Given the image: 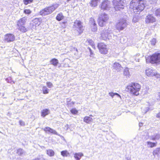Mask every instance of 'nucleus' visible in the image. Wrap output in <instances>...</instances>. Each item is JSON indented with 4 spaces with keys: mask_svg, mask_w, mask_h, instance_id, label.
Instances as JSON below:
<instances>
[{
    "mask_svg": "<svg viewBox=\"0 0 160 160\" xmlns=\"http://www.w3.org/2000/svg\"><path fill=\"white\" fill-rule=\"evenodd\" d=\"M19 123L21 126H24V122L22 120L19 121Z\"/></svg>",
    "mask_w": 160,
    "mask_h": 160,
    "instance_id": "de8ad7c7",
    "label": "nucleus"
},
{
    "mask_svg": "<svg viewBox=\"0 0 160 160\" xmlns=\"http://www.w3.org/2000/svg\"><path fill=\"white\" fill-rule=\"evenodd\" d=\"M156 117L158 118H160V112L157 115Z\"/></svg>",
    "mask_w": 160,
    "mask_h": 160,
    "instance_id": "8fccbe9b",
    "label": "nucleus"
},
{
    "mask_svg": "<svg viewBox=\"0 0 160 160\" xmlns=\"http://www.w3.org/2000/svg\"><path fill=\"white\" fill-rule=\"evenodd\" d=\"M40 19L36 18L32 20V22L35 25H39L40 24Z\"/></svg>",
    "mask_w": 160,
    "mask_h": 160,
    "instance_id": "c756f323",
    "label": "nucleus"
},
{
    "mask_svg": "<svg viewBox=\"0 0 160 160\" xmlns=\"http://www.w3.org/2000/svg\"><path fill=\"white\" fill-rule=\"evenodd\" d=\"M155 14L157 16H160V9H157L156 11Z\"/></svg>",
    "mask_w": 160,
    "mask_h": 160,
    "instance_id": "ea45409f",
    "label": "nucleus"
},
{
    "mask_svg": "<svg viewBox=\"0 0 160 160\" xmlns=\"http://www.w3.org/2000/svg\"><path fill=\"white\" fill-rule=\"evenodd\" d=\"M25 153V152L24 150L21 148H19L17 149V153L18 155L21 156Z\"/></svg>",
    "mask_w": 160,
    "mask_h": 160,
    "instance_id": "7c9ffc66",
    "label": "nucleus"
},
{
    "mask_svg": "<svg viewBox=\"0 0 160 160\" xmlns=\"http://www.w3.org/2000/svg\"><path fill=\"white\" fill-rule=\"evenodd\" d=\"M59 6L58 4H55L45 8L46 9H47L48 11L49 14H50L57 8L59 7Z\"/></svg>",
    "mask_w": 160,
    "mask_h": 160,
    "instance_id": "f8f14e48",
    "label": "nucleus"
},
{
    "mask_svg": "<svg viewBox=\"0 0 160 160\" xmlns=\"http://www.w3.org/2000/svg\"><path fill=\"white\" fill-rule=\"evenodd\" d=\"M90 52V55H92L93 54V53H92V51H91V52Z\"/></svg>",
    "mask_w": 160,
    "mask_h": 160,
    "instance_id": "4d7b16f0",
    "label": "nucleus"
},
{
    "mask_svg": "<svg viewBox=\"0 0 160 160\" xmlns=\"http://www.w3.org/2000/svg\"><path fill=\"white\" fill-rule=\"evenodd\" d=\"M88 49H89L90 52H91V51H92L91 49L90 48L88 47Z\"/></svg>",
    "mask_w": 160,
    "mask_h": 160,
    "instance_id": "5fc2aeb1",
    "label": "nucleus"
},
{
    "mask_svg": "<svg viewBox=\"0 0 160 160\" xmlns=\"http://www.w3.org/2000/svg\"><path fill=\"white\" fill-rule=\"evenodd\" d=\"M71 112L73 114H76L78 112V111L75 109H72L71 110Z\"/></svg>",
    "mask_w": 160,
    "mask_h": 160,
    "instance_id": "a18cd8bd",
    "label": "nucleus"
},
{
    "mask_svg": "<svg viewBox=\"0 0 160 160\" xmlns=\"http://www.w3.org/2000/svg\"><path fill=\"white\" fill-rule=\"evenodd\" d=\"M18 30L22 32H25L28 31V29L25 25L20 26H17Z\"/></svg>",
    "mask_w": 160,
    "mask_h": 160,
    "instance_id": "6ab92c4d",
    "label": "nucleus"
},
{
    "mask_svg": "<svg viewBox=\"0 0 160 160\" xmlns=\"http://www.w3.org/2000/svg\"><path fill=\"white\" fill-rule=\"evenodd\" d=\"M50 62L51 64L54 66H56L59 63L58 60L56 58H53L51 59L50 61Z\"/></svg>",
    "mask_w": 160,
    "mask_h": 160,
    "instance_id": "4be33fe9",
    "label": "nucleus"
},
{
    "mask_svg": "<svg viewBox=\"0 0 160 160\" xmlns=\"http://www.w3.org/2000/svg\"><path fill=\"white\" fill-rule=\"evenodd\" d=\"M158 96L160 98V92L158 93Z\"/></svg>",
    "mask_w": 160,
    "mask_h": 160,
    "instance_id": "6e6d98bb",
    "label": "nucleus"
},
{
    "mask_svg": "<svg viewBox=\"0 0 160 160\" xmlns=\"http://www.w3.org/2000/svg\"><path fill=\"white\" fill-rule=\"evenodd\" d=\"M112 36H114L112 32V31L110 28L107 30L104 29L101 32V38L104 40H106L107 39H108L112 38Z\"/></svg>",
    "mask_w": 160,
    "mask_h": 160,
    "instance_id": "20e7f679",
    "label": "nucleus"
},
{
    "mask_svg": "<svg viewBox=\"0 0 160 160\" xmlns=\"http://www.w3.org/2000/svg\"><path fill=\"white\" fill-rule=\"evenodd\" d=\"M90 116H92V115H90Z\"/></svg>",
    "mask_w": 160,
    "mask_h": 160,
    "instance_id": "bf43d9fd",
    "label": "nucleus"
},
{
    "mask_svg": "<svg viewBox=\"0 0 160 160\" xmlns=\"http://www.w3.org/2000/svg\"><path fill=\"white\" fill-rule=\"evenodd\" d=\"M49 132L55 135H58L57 132L55 130L51 128Z\"/></svg>",
    "mask_w": 160,
    "mask_h": 160,
    "instance_id": "79ce46f5",
    "label": "nucleus"
},
{
    "mask_svg": "<svg viewBox=\"0 0 160 160\" xmlns=\"http://www.w3.org/2000/svg\"><path fill=\"white\" fill-rule=\"evenodd\" d=\"M113 67L115 69L118 71H120L122 69V67L119 63L115 62L114 63Z\"/></svg>",
    "mask_w": 160,
    "mask_h": 160,
    "instance_id": "f3484780",
    "label": "nucleus"
},
{
    "mask_svg": "<svg viewBox=\"0 0 160 160\" xmlns=\"http://www.w3.org/2000/svg\"><path fill=\"white\" fill-rule=\"evenodd\" d=\"M11 79V78H7L6 79V80L8 82H10V83H11V82H9V80H10Z\"/></svg>",
    "mask_w": 160,
    "mask_h": 160,
    "instance_id": "09e8293b",
    "label": "nucleus"
},
{
    "mask_svg": "<svg viewBox=\"0 0 160 160\" xmlns=\"http://www.w3.org/2000/svg\"><path fill=\"white\" fill-rule=\"evenodd\" d=\"M156 39L154 38L152 39L151 41V44L153 45H154L156 43Z\"/></svg>",
    "mask_w": 160,
    "mask_h": 160,
    "instance_id": "37998d69",
    "label": "nucleus"
},
{
    "mask_svg": "<svg viewBox=\"0 0 160 160\" xmlns=\"http://www.w3.org/2000/svg\"><path fill=\"white\" fill-rule=\"evenodd\" d=\"M146 75L148 76L153 77V76H157L158 75L156 71L150 68H148L146 70Z\"/></svg>",
    "mask_w": 160,
    "mask_h": 160,
    "instance_id": "4468645a",
    "label": "nucleus"
},
{
    "mask_svg": "<svg viewBox=\"0 0 160 160\" xmlns=\"http://www.w3.org/2000/svg\"><path fill=\"white\" fill-rule=\"evenodd\" d=\"M127 88L132 94L138 95L141 88V86L138 83H133L128 86Z\"/></svg>",
    "mask_w": 160,
    "mask_h": 160,
    "instance_id": "f03ea898",
    "label": "nucleus"
},
{
    "mask_svg": "<svg viewBox=\"0 0 160 160\" xmlns=\"http://www.w3.org/2000/svg\"><path fill=\"white\" fill-rule=\"evenodd\" d=\"M110 2L108 1H105L102 3L101 8L104 10H108L110 8Z\"/></svg>",
    "mask_w": 160,
    "mask_h": 160,
    "instance_id": "dca6fc26",
    "label": "nucleus"
},
{
    "mask_svg": "<svg viewBox=\"0 0 160 160\" xmlns=\"http://www.w3.org/2000/svg\"><path fill=\"white\" fill-rule=\"evenodd\" d=\"M92 29V31L93 32H95L97 30V25L95 23L94 19L92 18H90L89 22Z\"/></svg>",
    "mask_w": 160,
    "mask_h": 160,
    "instance_id": "ddd939ff",
    "label": "nucleus"
},
{
    "mask_svg": "<svg viewBox=\"0 0 160 160\" xmlns=\"http://www.w3.org/2000/svg\"><path fill=\"white\" fill-rule=\"evenodd\" d=\"M127 21L123 18L119 20L116 24V29L119 31H122L127 26Z\"/></svg>",
    "mask_w": 160,
    "mask_h": 160,
    "instance_id": "39448f33",
    "label": "nucleus"
},
{
    "mask_svg": "<svg viewBox=\"0 0 160 160\" xmlns=\"http://www.w3.org/2000/svg\"><path fill=\"white\" fill-rule=\"evenodd\" d=\"M69 153L67 151H63L61 152V154L63 156L67 157L69 155Z\"/></svg>",
    "mask_w": 160,
    "mask_h": 160,
    "instance_id": "72a5a7b5",
    "label": "nucleus"
},
{
    "mask_svg": "<svg viewBox=\"0 0 160 160\" xmlns=\"http://www.w3.org/2000/svg\"><path fill=\"white\" fill-rule=\"evenodd\" d=\"M64 16L62 13H60L57 15L56 17V19L58 21H60L62 20Z\"/></svg>",
    "mask_w": 160,
    "mask_h": 160,
    "instance_id": "cd10ccee",
    "label": "nucleus"
},
{
    "mask_svg": "<svg viewBox=\"0 0 160 160\" xmlns=\"http://www.w3.org/2000/svg\"><path fill=\"white\" fill-rule=\"evenodd\" d=\"M100 0H92L90 2V5L92 7H95L97 6L98 3Z\"/></svg>",
    "mask_w": 160,
    "mask_h": 160,
    "instance_id": "412c9836",
    "label": "nucleus"
},
{
    "mask_svg": "<svg viewBox=\"0 0 160 160\" xmlns=\"http://www.w3.org/2000/svg\"><path fill=\"white\" fill-rule=\"evenodd\" d=\"M40 14L42 16H45L49 14L48 13V11L47 9H46V8L42 9L40 12Z\"/></svg>",
    "mask_w": 160,
    "mask_h": 160,
    "instance_id": "393cba45",
    "label": "nucleus"
},
{
    "mask_svg": "<svg viewBox=\"0 0 160 160\" xmlns=\"http://www.w3.org/2000/svg\"><path fill=\"white\" fill-rule=\"evenodd\" d=\"M47 85L48 88H51L52 86V84L50 82H48L47 83Z\"/></svg>",
    "mask_w": 160,
    "mask_h": 160,
    "instance_id": "c03bdc74",
    "label": "nucleus"
},
{
    "mask_svg": "<svg viewBox=\"0 0 160 160\" xmlns=\"http://www.w3.org/2000/svg\"><path fill=\"white\" fill-rule=\"evenodd\" d=\"M148 147L152 148L156 146V143L150 142H147Z\"/></svg>",
    "mask_w": 160,
    "mask_h": 160,
    "instance_id": "2f4dec72",
    "label": "nucleus"
},
{
    "mask_svg": "<svg viewBox=\"0 0 160 160\" xmlns=\"http://www.w3.org/2000/svg\"><path fill=\"white\" fill-rule=\"evenodd\" d=\"M127 160H131V159H128V158L127 159Z\"/></svg>",
    "mask_w": 160,
    "mask_h": 160,
    "instance_id": "13d9d810",
    "label": "nucleus"
},
{
    "mask_svg": "<svg viewBox=\"0 0 160 160\" xmlns=\"http://www.w3.org/2000/svg\"><path fill=\"white\" fill-rule=\"evenodd\" d=\"M88 42L90 43H92V44H93L92 41V40H90L88 41Z\"/></svg>",
    "mask_w": 160,
    "mask_h": 160,
    "instance_id": "3c124183",
    "label": "nucleus"
},
{
    "mask_svg": "<svg viewBox=\"0 0 160 160\" xmlns=\"http://www.w3.org/2000/svg\"><path fill=\"white\" fill-rule=\"evenodd\" d=\"M83 156V154L81 152L76 153L74 154V157L77 160H79Z\"/></svg>",
    "mask_w": 160,
    "mask_h": 160,
    "instance_id": "5701e85b",
    "label": "nucleus"
},
{
    "mask_svg": "<svg viewBox=\"0 0 160 160\" xmlns=\"http://www.w3.org/2000/svg\"><path fill=\"white\" fill-rule=\"evenodd\" d=\"M156 21V18L152 14L147 15L145 18V22L146 23H152Z\"/></svg>",
    "mask_w": 160,
    "mask_h": 160,
    "instance_id": "9d476101",
    "label": "nucleus"
},
{
    "mask_svg": "<svg viewBox=\"0 0 160 160\" xmlns=\"http://www.w3.org/2000/svg\"><path fill=\"white\" fill-rule=\"evenodd\" d=\"M50 111L49 110L45 109H43L41 112L42 116L44 117L50 113Z\"/></svg>",
    "mask_w": 160,
    "mask_h": 160,
    "instance_id": "aec40b11",
    "label": "nucleus"
},
{
    "mask_svg": "<svg viewBox=\"0 0 160 160\" xmlns=\"http://www.w3.org/2000/svg\"><path fill=\"white\" fill-rule=\"evenodd\" d=\"M142 123H139V126L140 127H141L142 126Z\"/></svg>",
    "mask_w": 160,
    "mask_h": 160,
    "instance_id": "603ef678",
    "label": "nucleus"
},
{
    "mask_svg": "<svg viewBox=\"0 0 160 160\" xmlns=\"http://www.w3.org/2000/svg\"><path fill=\"white\" fill-rule=\"evenodd\" d=\"M47 154L50 156H53L54 155V152L52 149H48L47 151Z\"/></svg>",
    "mask_w": 160,
    "mask_h": 160,
    "instance_id": "bb28decb",
    "label": "nucleus"
},
{
    "mask_svg": "<svg viewBox=\"0 0 160 160\" xmlns=\"http://www.w3.org/2000/svg\"><path fill=\"white\" fill-rule=\"evenodd\" d=\"M32 12V11L29 9H25L24 10L23 13L27 15H29Z\"/></svg>",
    "mask_w": 160,
    "mask_h": 160,
    "instance_id": "f704fd0d",
    "label": "nucleus"
},
{
    "mask_svg": "<svg viewBox=\"0 0 160 160\" xmlns=\"http://www.w3.org/2000/svg\"><path fill=\"white\" fill-rule=\"evenodd\" d=\"M152 154L154 157L157 156L158 157H160V148H158L155 149L153 151Z\"/></svg>",
    "mask_w": 160,
    "mask_h": 160,
    "instance_id": "a211bd4d",
    "label": "nucleus"
},
{
    "mask_svg": "<svg viewBox=\"0 0 160 160\" xmlns=\"http://www.w3.org/2000/svg\"><path fill=\"white\" fill-rule=\"evenodd\" d=\"M33 0H23V2L25 5H27L32 2Z\"/></svg>",
    "mask_w": 160,
    "mask_h": 160,
    "instance_id": "e433bc0d",
    "label": "nucleus"
},
{
    "mask_svg": "<svg viewBox=\"0 0 160 160\" xmlns=\"http://www.w3.org/2000/svg\"><path fill=\"white\" fill-rule=\"evenodd\" d=\"M123 73L124 75L128 77H129L130 76L129 71V69L128 68H126L124 69Z\"/></svg>",
    "mask_w": 160,
    "mask_h": 160,
    "instance_id": "c85d7f7f",
    "label": "nucleus"
},
{
    "mask_svg": "<svg viewBox=\"0 0 160 160\" xmlns=\"http://www.w3.org/2000/svg\"><path fill=\"white\" fill-rule=\"evenodd\" d=\"M92 119L89 117H85L83 119V121L87 123H89L92 121Z\"/></svg>",
    "mask_w": 160,
    "mask_h": 160,
    "instance_id": "a878e982",
    "label": "nucleus"
},
{
    "mask_svg": "<svg viewBox=\"0 0 160 160\" xmlns=\"http://www.w3.org/2000/svg\"><path fill=\"white\" fill-rule=\"evenodd\" d=\"M109 95L110 96L112 97V98H113V96L115 95H117L118 97H120V98H121L120 96L118 94V93H113V92H109Z\"/></svg>",
    "mask_w": 160,
    "mask_h": 160,
    "instance_id": "c9c22d12",
    "label": "nucleus"
},
{
    "mask_svg": "<svg viewBox=\"0 0 160 160\" xmlns=\"http://www.w3.org/2000/svg\"><path fill=\"white\" fill-rule=\"evenodd\" d=\"M27 21V18L25 17H23L20 18L17 22V26L25 25Z\"/></svg>",
    "mask_w": 160,
    "mask_h": 160,
    "instance_id": "2eb2a0df",
    "label": "nucleus"
},
{
    "mask_svg": "<svg viewBox=\"0 0 160 160\" xmlns=\"http://www.w3.org/2000/svg\"><path fill=\"white\" fill-rule=\"evenodd\" d=\"M160 138V135L158 133L156 134L155 135L152 136L150 137V139L152 140H158Z\"/></svg>",
    "mask_w": 160,
    "mask_h": 160,
    "instance_id": "b1692460",
    "label": "nucleus"
},
{
    "mask_svg": "<svg viewBox=\"0 0 160 160\" xmlns=\"http://www.w3.org/2000/svg\"><path fill=\"white\" fill-rule=\"evenodd\" d=\"M109 19L108 15L105 13H102L99 16L98 23L99 25L101 27L103 26L107 22Z\"/></svg>",
    "mask_w": 160,
    "mask_h": 160,
    "instance_id": "423d86ee",
    "label": "nucleus"
},
{
    "mask_svg": "<svg viewBox=\"0 0 160 160\" xmlns=\"http://www.w3.org/2000/svg\"><path fill=\"white\" fill-rule=\"evenodd\" d=\"M147 63L150 62L152 64L157 63L160 62V53H155L150 57H146Z\"/></svg>",
    "mask_w": 160,
    "mask_h": 160,
    "instance_id": "7ed1b4c3",
    "label": "nucleus"
},
{
    "mask_svg": "<svg viewBox=\"0 0 160 160\" xmlns=\"http://www.w3.org/2000/svg\"><path fill=\"white\" fill-rule=\"evenodd\" d=\"M98 47L99 52L102 54H106L108 52V49L107 45L103 43H99L98 44Z\"/></svg>",
    "mask_w": 160,
    "mask_h": 160,
    "instance_id": "6e6552de",
    "label": "nucleus"
},
{
    "mask_svg": "<svg viewBox=\"0 0 160 160\" xmlns=\"http://www.w3.org/2000/svg\"><path fill=\"white\" fill-rule=\"evenodd\" d=\"M74 25L78 29V32L79 33L82 32L83 29V26L82 25V22L80 21L76 20L74 23Z\"/></svg>",
    "mask_w": 160,
    "mask_h": 160,
    "instance_id": "9b49d317",
    "label": "nucleus"
},
{
    "mask_svg": "<svg viewBox=\"0 0 160 160\" xmlns=\"http://www.w3.org/2000/svg\"><path fill=\"white\" fill-rule=\"evenodd\" d=\"M64 129L66 130H67L68 128H69L68 125V124L66 125L64 128Z\"/></svg>",
    "mask_w": 160,
    "mask_h": 160,
    "instance_id": "49530a36",
    "label": "nucleus"
},
{
    "mask_svg": "<svg viewBox=\"0 0 160 160\" xmlns=\"http://www.w3.org/2000/svg\"><path fill=\"white\" fill-rule=\"evenodd\" d=\"M92 47L94 49H95V46L94 45L92 44Z\"/></svg>",
    "mask_w": 160,
    "mask_h": 160,
    "instance_id": "864d4df0",
    "label": "nucleus"
},
{
    "mask_svg": "<svg viewBox=\"0 0 160 160\" xmlns=\"http://www.w3.org/2000/svg\"><path fill=\"white\" fill-rule=\"evenodd\" d=\"M149 110V108L148 107L143 106V107L142 108V113L144 114H145Z\"/></svg>",
    "mask_w": 160,
    "mask_h": 160,
    "instance_id": "473e14b6",
    "label": "nucleus"
},
{
    "mask_svg": "<svg viewBox=\"0 0 160 160\" xmlns=\"http://www.w3.org/2000/svg\"><path fill=\"white\" fill-rule=\"evenodd\" d=\"M145 0H132L130 3V8L136 14H138L145 7Z\"/></svg>",
    "mask_w": 160,
    "mask_h": 160,
    "instance_id": "f257e3e1",
    "label": "nucleus"
},
{
    "mask_svg": "<svg viewBox=\"0 0 160 160\" xmlns=\"http://www.w3.org/2000/svg\"><path fill=\"white\" fill-rule=\"evenodd\" d=\"M15 39V37L14 35L8 33L6 34L4 36V40L6 42H13Z\"/></svg>",
    "mask_w": 160,
    "mask_h": 160,
    "instance_id": "1a4fd4ad",
    "label": "nucleus"
},
{
    "mask_svg": "<svg viewBox=\"0 0 160 160\" xmlns=\"http://www.w3.org/2000/svg\"><path fill=\"white\" fill-rule=\"evenodd\" d=\"M51 128L49 127H46L42 129L45 132H50V130H51Z\"/></svg>",
    "mask_w": 160,
    "mask_h": 160,
    "instance_id": "a19ab883",
    "label": "nucleus"
},
{
    "mask_svg": "<svg viewBox=\"0 0 160 160\" xmlns=\"http://www.w3.org/2000/svg\"><path fill=\"white\" fill-rule=\"evenodd\" d=\"M139 20L138 16H134L132 19V22H137Z\"/></svg>",
    "mask_w": 160,
    "mask_h": 160,
    "instance_id": "58836bf2",
    "label": "nucleus"
},
{
    "mask_svg": "<svg viewBox=\"0 0 160 160\" xmlns=\"http://www.w3.org/2000/svg\"><path fill=\"white\" fill-rule=\"evenodd\" d=\"M113 3L116 10H120L124 8V3L121 0H113Z\"/></svg>",
    "mask_w": 160,
    "mask_h": 160,
    "instance_id": "0eeeda50",
    "label": "nucleus"
},
{
    "mask_svg": "<svg viewBox=\"0 0 160 160\" xmlns=\"http://www.w3.org/2000/svg\"><path fill=\"white\" fill-rule=\"evenodd\" d=\"M42 90L44 94H47L48 93V89L46 87H43Z\"/></svg>",
    "mask_w": 160,
    "mask_h": 160,
    "instance_id": "4c0bfd02",
    "label": "nucleus"
}]
</instances>
